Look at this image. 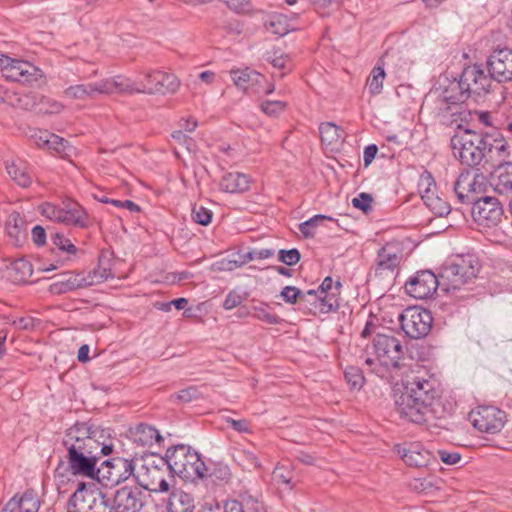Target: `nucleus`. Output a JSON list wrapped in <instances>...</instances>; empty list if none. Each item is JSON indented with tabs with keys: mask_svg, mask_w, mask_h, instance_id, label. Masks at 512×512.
Segmentation results:
<instances>
[{
	"mask_svg": "<svg viewBox=\"0 0 512 512\" xmlns=\"http://www.w3.org/2000/svg\"><path fill=\"white\" fill-rule=\"evenodd\" d=\"M0 69L7 80L32 85L43 78V71L24 60L13 59L6 55H0Z\"/></svg>",
	"mask_w": 512,
	"mask_h": 512,
	"instance_id": "1a4fd4ad",
	"label": "nucleus"
},
{
	"mask_svg": "<svg viewBox=\"0 0 512 512\" xmlns=\"http://www.w3.org/2000/svg\"><path fill=\"white\" fill-rule=\"evenodd\" d=\"M344 377L348 384L353 389H360L365 381L363 373L360 368L349 366L344 371Z\"/></svg>",
	"mask_w": 512,
	"mask_h": 512,
	"instance_id": "37998d69",
	"label": "nucleus"
},
{
	"mask_svg": "<svg viewBox=\"0 0 512 512\" xmlns=\"http://www.w3.org/2000/svg\"><path fill=\"white\" fill-rule=\"evenodd\" d=\"M113 277V273L110 268L98 266V268L94 269L92 275H90L92 284L95 282H103Z\"/></svg>",
	"mask_w": 512,
	"mask_h": 512,
	"instance_id": "13d9d810",
	"label": "nucleus"
},
{
	"mask_svg": "<svg viewBox=\"0 0 512 512\" xmlns=\"http://www.w3.org/2000/svg\"><path fill=\"white\" fill-rule=\"evenodd\" d=\"M423 202L427 208H429L435 215L439 217L446 216L451 211L449 203L442 199L437 192L431 194L430 196L426 195V198L423 200Z\"/></svg>",
	"mask_w": 512,
	"mask_h": 512,
	"instance_id": "4c0bfd02",
	"label": "nucleus"
},
{
	"mask_svg": "<svg viewBox=\"0 0 512 512\" xmlns=\"http://www.w3.org/2000/svg\"><path fill=\"white\" fill-rule=\"evenodd\" d=\"M319 132L322 143L332 149L341 144L345 138V133L341 127L332 122L320 124Z\"/></svg>",
	"mask_w": 512,
	"mask_h": 512,
	"instance_id": "72a5a7b5",
	"label": "nucleus"
},
{
	"mask_svg": "<svg viewBox=\"0 0 512 512\" xmlns=\"http://www.w3.org/2000/svg\"><path fill=\"white\" fill-rule=\"evenodd\" d=\"M401 329L412 339L425 337L431 330V313L419 307H409L399 317Z\"/></svg>",
	"mask_w": 512,
	"mask_h": 512,
	"instance_id": "9b49d317",
	"label": "nucleus"
},
{
	"mask_svg": "<svg viewBox=\"0 0 512 512\" xmlns=\"http://www.w3.org/2000/svg\"><path fill=\"white\" fill-rule=\"evenodd\" d=\"M480 267L475 254L453 255L443 263L439 276L430 270L418 271L406 281L405 290L415 299L431 297L438 287L446 292L459 290L476 278Z\"/></svg>",
	"mask_w": 512,
	"mask_h": 512,
	"instance_id": "f257e3e1",
	"label": "nucleus"
},
{
	"mask_svg": "<svg viewBox=\"0 0 512 512\" xmlns=\"http://www.w3.org/2000/svg\"><path fill=\"white\" fill-rule=\"evenodd\" d=\"M372 201L373 198L370 194L362 192L352 199V205L364 213H368L371 210Z\"/></svg>",
	"mask_w": 512,
	"mask_h": 512,
	"instance_id": "5fc2aeb1",
	"label": "nucleus"
},
{
	"mask_svg": "<svg viewBox=\"0 0 512 512\" xmlns=\"http://www.w3.org/2000/svg\"><path fill=\"white\" fill-rule=\"evenodd\" d=\"M273 255H274L273 249L263 248V249L254 250V251L250 252L249 258L251 260H254V259L263 260V259H268V258L272 257Z\"/></svg>",
	"mask_w": 512,
	"mask_h": 512,
	"instance_id": "338daca9",
	"label": "nucleus"
},
{
	"mask_svg": "<svg viewBox=\"0 0 512 512\" xmlns=\"http://www.w3.org/2000/svg\"><path fill=\"white\" fill-rule=\"evenodd\" d=\"M385 76L386 74L383 67L375 66L372 69L366 83L368 90L372 95H377L382 92Z\"/></svg>",
	"mask_w": 512,
	"mask_h": 512,
	"instance_id": "58836bf2",
	"label": "nucleus"
},
{
	"mask_svg": "<svg viewBox=\"0 0 512 512\" xmlns=\"http://www.w3.org/2000/svg\"><path fill=\"white\" fill-rule=\"evenodd\" d=\"M41 214L57 223L84 227L87 216L81 206L73 201H63L62 205L46 202L41 205Z\"/></svg>",
	"mask_w": 512,
	"mask_h": 512,
	"instance_id": "6e6552de",
	"label": "nucleus"
},
{
	"mask_svg": "<svg viewBox=\"0 0 512 512\" xmlns=\"http://www.w3.org/2000/svg\"><path fill=\"white\" fill-rule=\"evenodd\" d=\"M286 103L283 101H264L261 104L262 111L269 116H277L284 111Z\"/></svg>",
	"mask_w": 512,
	"mask_h": 512,
	"instance_id": "864d4df0",
	"label": "nucleus"
},
{
	"mask_svg": "<svg viewBox=\"0 0 512 512\" xmlns=\"http://www.w3.org/2000/svg\"><path fill=\"white\" fill-rule=\"evenodd\" d=\"M460 77L470 98L477 100L490 91L492 78L479 65L467 66L463 69Z\"/></svg>",
	"mask_w": 512,
	"mask_h": 512,
	"instance_id": "2eb2a0df",
	"label": "nucleus"
},
{
	"mask_svg": "<svg viewBox=\"0 0 512 512\" xmlns=\"http://www.w3.org/2000/svg\"><path fill=\"white\" fill-rule=\"evenodd\" d=\"M228 7L238 13L244 12L249 7V0H226Z\"/></svg>",
	"mask_w": 512,
	"mask_h": 512,
	"instance_id": "774afa93",
	"label": "nucleus"
},
{
	"mask_svg": "<svg viewBox=\"0 0 512 512\" xmlns=\"http://www.w3.org/2000/svg\"><path fill=\"white\" fill-rule=\"evenodd\" d=\"M93 281H87L81 274L66 273L62 279L55 281L50 285V291L53 294H64L76 289L92 285Z\"/></svg>",
	"mask_w": 512,
	"mask_h": 512,
	"instance_id": "cd10ccee",
	"label": "nucleus"
},
{
	"mask_svg": "<svg viewBox=\"0 0 512 512\" xmlns=\"http://www.w3.org/2000/svg\"><path fill=\"white\" fill-rule=\"evenodd\" d=\"M47 148L55 150L56 152H61L65 148V140L56 134L50 133Z\"/></svg>",
	"mask_w": 512,
	"mask_h": 512,
	"instance_id": "e2e57ef3",
	"label": "nucleus"
},
{
	"mask_svg": "<svg viewBox=\"0 0 512 512\" xmlns=\"http://www.w3.org/2000/svg\"><path fill=\"white\" fill-rule=\"evenodd\" d=\"M121 88L123 84L119 76H116L95 83L71 85L64 90V95L69 99L88 100L98 95L121 93Z\"/></svg>",
	"mask_w": 512,
	"mask_h": 512,
	"instance_id": "9d476101",
	"label": "nucleus"
},
{
	"mask_svg": "<svg viewBox=\"0 0 512 512\" xmlns=\"http://www.w3.org/2000/svg\"><path fill=\"white\" fill-rule=\"evenodd\" d=\"M402 259L399 248L393 244L383 246L377 254V269L393 271L398 267Z\"/></svg>",
	"mask_w": 512,
	"mask_h": 512,
	"instance_id": "c756f323",
	"label": "nucleus"
},
{
	"mask_svg": "<svg viewBox=\"0 0 512 512\" xmlns=\"http://www.w3.org/2000/svg\"><path fill=\"white\" fill-rule=\"evenodd\" d=\"M252 311V317L259 321L267 324H278L280 322V318L269 312L268 305L264 302H261L259 305H252Z\"/></svg>",
	"mask_w": 512,
	"mask_h": 512,
	"instance_id": "a19ab883",
	"label": "nucleus"
},
{
	"mask_svg": "<svg viewBox=\"0 0 512 512\" xmlns=\"http://www.w3.org/2000/svg\"><path fill=\"white\" fill-rule=\"evenodd\" d=\"M247 298V293H241L238 290H231L225 297L223 308L225 310H232L242 304Z\"/></svg>",
	"mask_w": 512,
	"mask_h": 512,
	"instance_id": "de8ad7c7",
	"label": "nucleus"
},
{
	"mask_svg": "<svg viewBox=\"0 0 512 512\" xmlns=\"http://www.w3.org/2000/svg\"><path fill=\"white\" fill-rule=\"evenodd\" d=\"M377 152H378V147L375 144H370L364 148L363 162H364L365 167H368L372 163Z\"/></svg>",
	"mask_w": 512,
	"mask_h": 512,
	"instance_id": "0e129e2a",
	"label": "nucleus"
},
{
	"mask_svg": "<svg viewBox=\"0 0 512 512\" xmlns=\"http://www.w3.org/2000/svg\"><path fill=\"white\" fill-rule=\"evenodd\" d=\"M201 392L196 386H190L175 394L177 400L183 403L191 402L201 397Z\"/></svg>",
	"mask_w": 512,
	"mask_h": 512,
	"instance_id": "603ef678",
	"label": "nucleus"
},
{
	"mask_svg": "<svg viewBox=\"0 0 512 512\" xmlns=\"http://www.w3.org/2000/svg\"><path fill=\"white\" fill-rule=\"evenodd\" d=\"M63 445L68 455L75 450L77 454L98 453L99 442L89 436L88 429L84 425H75L66 431Z\"/></svg>",
	"mask_w": 512,
	"mask_h": 512,
	"instance_id": "dca6fc26",
	"label": "nucleus"
},
{
	"mask_svg": "<svg viewBox=\"0 0 512 512\" xmlns=\"http://www.w3.org/2000/svg\"><path fill=\"white\" fill-rule=\"evenodd\" d=\"M483 177L479 174L472 175L469 171L462 172L454 184V191L461 203H472L477 200V194L481 192Z\"/></svg>",
	"mask_w": 512,
	"mask_h": 512,
	"instance_id": "aec40b11",
	"label": "nucleus"
},
{
	"mask_svg": "<svg viewBox=\"0 0 512 512\" xmlns=\"http://www.w3.org/2000/svg\"><path fill=\"white\" fill-rule=\"evenodd\" d=\"M302 295V291L295 286H285L280 292V297L288 304H295Z\"/></svg>",
	"mask_w": 512,
	"mask_h": 512,
	"instance_id": "6e6d98bb",
	"label": "nucleus"
},
{
	"mask_svg": "<svg viewBox=\"0 0 512 512\" xmlns=\"http://www.w3.org/2000/svg\"><path fill=\"white\" fill-rule=\"evenodd\" d=\"M123 84L121 93L144 94H174L180 87V80L173 73L162 70L148 71L143 74V79L132 81L124 76H119Z\"/></svg>",
	"mask_w": 512,
	"mask_h": 512,
	"instance_id": "20e7f679",
	"label": "nucleus"
},
{
	"mask_svg": "<svg viewBox=\"0 0 512 512\" xmlns=\"http://www.w3.org/2000/svg\"><path fill=\"white\" fill-rule=\"evenodd\" d=\"M439 459L446 465H456L462 459L461 454L457 451L447 449H439L437 451Z\"/></svg>",
	"mask_w": 512,
	"mask_h": 512,
	"instance_id": "4d7b16f0",
	"label": "nucleus"
},
{
	"mask_svg": "<svg viewBox=\"0 0 512 512\" xmlns=\"http://www.w3.org/2000/svg\"><path fill=\"white\" fill-rule=\"evenodd\" d=\"M133 441L141 446H152L162 440L159 431L147 424H139L132 432Z\"/></svg>",
	"mask_w": 512,
	"mask_h": 512,
	"instance_id": "f704fd0d",
	"label": "nucleus"
},
{
	"mask_svg": "<svg viewBox=\"0 0 512 512\" xmlns=\"http://www.w3.org/2000/svg\"><path fill=\"white\" fill-rule=\"evenodd\" d=\"M171 482H174V480L171 479L170 481H168L164 477V474H163L162 476H160V478L157 480V482L145 483L144 489H146L150 492H154V493H169L170 494L171 491L173 489H175L171 485Z\"/></svg>",
	"mask_w": 512,
	"mask_h": 512,
	"instance_id": "49530a36",
	"label": "nucleus"
},
{
	"mask_svg": "<svg viewBox=\"0 0 512 512\" xmlns=\"http://www.w3.org/2000/svg\"><path fill=\"white\" fill-rule=\"evenodd\" d=\"M342 284L340 281H336L334 283V281L332 280L331 277H326L321 285H320V290H321V293H331V292H335V293H339L340 291V288H341Z\"/></svg>",
	"mask_w": 512,
	"mask_h": 512,
	"instance_id": "bf43d9fd",
	"label": "nucleus"
},
{
	"mask_svg": "<svg viewBox=\"0 0 512 512\" xmlns=\"http://www.w3.org/2000/svg\"><path fill=\"white\" fill-rule=\"evenodd\" d=\"M9 276L15 283H22L28 281L33 273L32 265L25 259H16L10 263Z\"/></svg>",
	"mask_w": 512,
	"mask_h": 512,
	"instance_id": "c9c22d12",
	"label": "nucleus"
},
{
	"mask_svg": "<svg viewBox=\"0 0 512 512\" xmlns=\"http://www.w3.org/2000/svg\"><path fill=\"white\" fill-rule=\"evenodd\" d=\"M418 190L421 195V199L425 200L426 195L430 196L437 192L436 183L432 174L428 171H424L418 181Z\"/></svg>",
	"mask_w": 512,
	"mask_h": 512,
	"instance_id": "ea45409f",
	"label": "nucleus"
},
{
	"mask_svg": "<svg viewBox=\"0 0 512 512\" xmlns=\"http://www.w3.org/2000/svg\"><path fill=\"white\" fill-rule=\"evenodd\" d=\"M67 512H114L110 499L99 489L79 482L67 502Z\"/></svg>",
	"mask_w": 512,
	"mask_h": 512,
	"instance_id": "0eeeda50",
	"label": "nucleus"
},
{
	"mask_svg": "<svg viewBox=\"0 0 512 512\" xmlns=\"http://www.w3.org/2000/svg\"><path fill=\"white\" fill-rule=\"evenodd\" d=\"M471 204V215L479 226L490 228L500 223L503 216V208L497 198L484 196L473 201Z\"/></svg>",
	"mask_w": 512,
	"mask_h": 512,
	"instance_id": "4468645a",
	"label": "nucleus"
},
{
	"mask_svg": "<svg viewBox=\"0 0 512 512\" xmlns=\"http://www.w3.org/2000/svg\"><path fill=\"white\" fill-rule=\"evenodd\" d=\"M212 215L211 210L201 205H194L192 208V219L197 224L207 226L212 220Z\"/></svg>",
	"mask_w": 512,
	"mask_h": 512,
	"instance_id": "09e8293b",
	"label": "nucleus"
},
{
	"mask_svg": "<svg viewBox=\"0 0 512 512\" xmlns=\"http://www.w3.org/2000/svg\"><path fill=\"white\" fill-rule=\"evenodd\" d=\"M166 508L167 512H194V498L182 489H173L168 497Z\"/></svg>",
	"mask_w": 512,
	"mask_h": 512,
	"instance_id": "c85d7f7f",
	"label": "nucleus"
},
{
	"mask_svg": "<svg viewBox=\"0 0 512 512\" xmlns=\"http://www.w3.org/2000/svg\"><path fill=\"white\" fill-rule=\"evenodd\" d=\"M13 325L21 330H30L34 328L35 321L32 317H20L13 321Z\"/></svg>",
	"mask_w": 512,
	"mask_h": 512,
	"instance_id": "69168bd1",
	"label": "nucleus"
},
{
	"mask_svg": "<svg viewBox=\"0 0 512 512\" xmlns=\"http://www.w3.org/2000/svg\"><path fill=\"white\" fill-rule=\"evenodd\" d=\"M489 75L498 82L512 80V49L503 47L491 52L487 59Z\"/></svg>",
	"mask_w": 512,
	"mask_h": 512,
	"instance_id": "f3484780",
	"label": "nucleus"
},
{
	"mask_svg": "<svg viewBox=\"0 0 512 512\" xmlns=\"http://www.w3.org/2000/svg\"><path fill=\"white\" fill-rule=\"evenodd\" d=\"M162 462L184 480L195 481L203 475L201 469H204V461L196 450L184 444L168 448Z\"/></svg>",
	"mask_w": 512,
	"mask_h": 512,
	"instance_id": "39448f33",
	"label": "nucleus"
},
{
	"mask_svg": "<svg viewBox=\"0 0 512 512\" xmlns=\"http://www.w3.org/2000/svg\"><path fill=\"white\" fill-rule=\"evenodd\" d=\"M339 293L331 292L326 293L324 297L319 299L318 309L321 313H329L339 308Z\"/></svg>",
	"mask_w": 512,
	"mask_h": 512,
	"instance_id": "c03bdc74",
	"label": "nucleus"
},
{
	"mask_svg": "<svg viewBox=\"0 0 512 512\" xmlns=\"http://www.w3.org/2000/svg\"><path fill=\"white\" fill-rule=\"evenodd\" d=\"M485 158L483 161L493 167L504 163H512L510 159V146L502 136L485 135Z\"/></svg>",
	"mask_w": 512,
	"mask_h": 512,
	"instance_id": "412c9836",
	"label": "nucleus"
},
{
	"mask_svg": "<svg viewBox=\"0 0 512 512\" xmlns=\"http://www.w3.org/2000/svg\"><path fill=\"white\" fill-rule=\"evenodd\" d=\"M440 390L432 376H414L403 385V390L395 393V411L403 420L414 424H424L436 417L435 405L439 401Z\"/></svg>",
	"mask_w": 512,
	"mask_h": 512,
	"instance_id": "f03ea898",
	"label": "nucleus"
},
{
	"mask_svg": "<svg viewBox=\"0 0 512 512\" xmlns=\"http://www.w3.org/2000/svg\"><path fill=\"white\" fill-rule=\"evenodd\" d=\"M301 258L300 252L296 248L289 250L281 249L278 251V260L287 266H293L299 262Z\"/></svg>",
	"mask_w": 512,
	"mask_h": 512,
	"instance_id": "3c124183",
	"label": "nucleus"
},
{
	"mask_svg": "<svg viewBox=\"0 0 512 512\" xmlns=\"http://www.w3.org/2000/svg\"><path fill=\"white\" fill-rule=\"evenodd\" d=\"M273 479L277 483L285 484L289 489H292V472L289 467L285 465H277L273 471Z\"/></svg>",
	"mask_w": 512,
	"mask_h": 512,
	"instance_id": "a18cd8bd",
	"label": "nucleus"
},
{
	"mask_svg": "<svg viewBox=\"0 0 512 512\" xmlns=\"http://www.w3.org/2000/svg\"><path fill=\"white\" fill-rule=\"evenodd\" d=\"M165 472L156 465H142L141 470L135 475V481L144 488L145 483L157 482Z\"/></svg>",
	"mask_w": 512,
	"mask_h": 512,
	"instance_id": "e433bc0d",
	"label": "nucleus"
},
{
	"mask_svg": "<svg viewBox=\"0 0 512 512\" xmlns=\"http://www.w3.org/2000/svg\"><path fill=\"white\" fill-rule=\"evenodd\" d=\"M324 220H333V218L322 214L315 215L301 223L299 225V230L304 237H313L315 235L316 227H318Z\"/></svg>",
	"mask_w": 512,
	"mask_h": 512,
	"instance_id": "79ce46f5",
	"label": "nucleus"
},
{
	"mask_svg": "<svg viewBox=\"0 0 512 512\" xmlns=\"http://www.w3.org/2000/svg\"><path fill=\"white\" fill-rule=\"evenodd\" d=\"M248 175L234 172L225 174L220 181V189L227 193H242L249 189Z\"/></svg>",
	"mask_w": 512,
	"mask_h": 512,
	"instance_id": "2f4dec72",
	"label": "nucleus"
},
{
	"mask_svg": "<svg viewBox=\"0 0 512 512\" xmlns=\"http://www.w3.org/2000/svg\"><path fill=\"white\" fill-rule=\"evenodd\" d=\"M135 463L133 460L115 457L105 460L99 467L98 481H105L106 485L116 486L131 477L135 479Z\"/></svg>",
	"mask_w": 512,
	"mask_h": 512,
	"instance_id": "f8f14e48",
	"label": "nucleus"
},
{
	"mask_svg": "<svg viewBox=\"0 0 512 512\" xmlns=\"http://www.w3.org/2000/svg\"><path fill=\"white\" fill-rule=\"evenodd\" d=\"M6 170L11 179L19 186L26 188L31 185L33 181V174L27 163L23 160H12L6 164Z\"/></svg>",
	"mask_w": 512,
	"mask_h": 512,
	"instance_id": "7c9ffc66",
	"label": "nucleus"
},
{
	"mask_svg": "<svg viewBox=\"0 0 512 512\" xmlns=\"http://www.w3.org/2000/svg\"><path fill=\"white\" fill-rule=\"evenodd\" d=\"M490 184L496 193L512 196V163L495 167L490 176Z\"/></svg>",
	"mask_w": 512,
	"mask_h": 512,
	"instance_id": "b1692460",
	"label": "nucleus"
},
{
	"mask_svg": "<svg viewBox=\"0 0 512 512\" xmlns=\"http://www.w3.org/2000/svg\"><path fill=\"white\" fill-rule=\"evenodd\" d=\"M231 78L235 86L241 90H249L254 84H258L262 76L255 70L248 67L243 69H232Z\"/></svg>",
	"mask_w": 512,
	"mask_h": 512,
	"instance_id": "473e14b6",
	"label": "nucleus"
},
{
	"mask_svg": "<svg viewBox=\"0 0 512 512\" xmlns=\"http://www.w3.org/2000/svg\"><path fill=\"white\" fill-rule=\"evenodd\" d=\"M40 500L33 491H26L20 497H12L3 508V512H38Z\"/></svg>",
	"mask_w": 512,
	"mask_h": 512,
	"instance_id": "a878e982",
	"label": "nucleus"
},
{
	"mask_svg": "<svg viewBox=\"0 0 512 512\" xmlns=\"http://www.w3.org/2000/svg\"><path fill=\"white\" fill-rule=\"evenodd\" d=\"M366 352L375 358L368 356L365 364L380 377H384L390 370L399 369L404 355L400 340L390 334H377L371 345L367 346Z\"/></svg>",
	"mask_w": 512,
	"mask_h": 512,
	"instance_id": "7ed1b4c3",
	"label": "nucleus"
},
{
	"mask_svg": "<svg viewBox=\"0 0 512 512\" xmlns=\"http://www.w3.org/2000/svg\"><path fill=\"white\" fill-rule=\"evenodd\" d=\"M440 97L448 104L463 103L469 99V93H467L465 86L462 85V79L453 78L449 79L444 77L443 82L440 84Z\"/></svg>",
	"mask_w": 512,
	"mask_h": 512,
	"instance_id": "5701e85b",
	"label": "nucleus"
},
{
	"mask_svg": "<svg viewBox=\"0 0 512 512\" xmlns=\"http://www.w3.org/2000/svg\"><path fill=\"white\" fill-rule=\"evenodd\" d=\"M51 242L60 251L67 252L69 254H74L76 252V247L71 243V241L60 233L52 235Z\"/></svg>",
	"mask_w": 512,
	"mask_h": 512,
	"instance_id": "8fccbe9b",
	"label": "nucleus"
},
{
	"mask_svg": "<svg viewBox=\"0 0 512 512\" xmlns=\"http://www.w3.org/2000/svg\"><path fill=\"white\" fill-rule=\"evenodd\" d=\"M6 234L10 243L21 246L27 239V223L18 212H12L6 221Z\"/></svg>",
	"mask_w": 512,
	"mask_h": 512,
	"instance_id": "393cba45",
	"label": "nucleus"
},
{
	"mask_svg": "<svg viewBox=\"0 0 512 512\" xmlns=\"http://www.w3.org/2000/svg\"><path fill=\"white\" fill-rule=\"evenodd\" d=\"M145 505V494L137 486H123L114 493V512H140Z\"/></svg>",
	"mask_w": 512,
	"mask_h": 512,
	"instance_id": "a211bd4d",
	"label": "nucleus"
},
{
	"mask_svg": "<svg viewBox=\"0 0 512 512\" xmlns=\"http://www.w3.org/2000/svg\"><path fill=\"white\" fill-rule=\"evenodd\" d=\"M32 240L37 246H42L46 242V232L43 227L36 225L32 228Z\"/></svg>",
	"mask_w": 512,
	"mask_h": 512,
	"instance_id": "680f3d73",
	"label": "nucleus"
},
{
	"mask_svg": "<svg viewBox=\"0 0 512 512\" xmlns=\"http://www.w3.org/2000/svg\"><path fill=\"white\" fill-rule=\"evenodd\" d=\"M202 476H198V480H202L206 485L224 486L230 483L232 472L229 466L223 462L209 460L204 462V469H201Z\"/></svg>",
	"mask_w": 512,
	"mask_h": 512,
	"instance_id": "4be33fe9",
	"label": "nucleus"
},
{
	"mask_svg": "<svg viewBox=\"0 0 512 512\" xmlns=\"http://www.w3.org/2000/svg\"><path fill=\"white\" fill-rule=\"evenodd\" d=\"M469 419L480 432L496 434L504 427L506 414L495 406L483 405L471 411Z\"/></svg>",
	"mask_w": 512,
	"mask_h": 512,
	"instance_id": "ddd939ff",
	"label": "nucleus"
},
{
	"mask_svg": "<svg viewBox=\"0 0 512 512\" xmlns=\"http://www.w3.org/2000/svg\"><path fill=\"white\" fill-rule=\"evenodd\" d=\"M226 422L231 426V428L240 433H247L250 431L249 422L245 419L235 420L232 418H227Z\"/></svg>",
	"mask_w": 512,
	"mask_h": 512,
	"instance_id": "052dcab7",
	"label": "nucleus"
},
{
	"mask_svg": "<svg viewBox=\"0 0 512 512\" xmlns=\"http://www.w3.org/2000/svg\"><path fill=\"white\" fill-rule=\"evenodd\" d=\"M451 149L463 165L478 166L485 158V135L472 130L459 131L451 138Z\"/></svg>",
	"mask_w": 512,
	"mask_h": 512,
	"instance_id": "423d86ee",
	"label": "nucleus"
},
{
	"mask_svg": "<svg viewBox=\"0 0 512 512\" xmlns=\"http://www.w3.org/2000/svg\"><path fill=\"white\" fill-rule=\"evenodd\" d=\"M397 452L403 461L411 467H425L431 459L430 452L419 444H411L408 448L398 446Z\"/></svg>",
	"mask_w": 512,
	"mask_h": 512,
	"instance_id": "bb28decb",
	"label": "nucleus"
},
{
	"mask_svg": "<svg viewBox=\"0 0 512 512\" xmlns=\"http://www.w3.org/2000/svg\"><path fill=\"white\" fill-rule=\"evenodd\" d=\"M99 460L98 453L77 454L75 450H72V454L67 455L70 472L73 475L90 479H97V476H99V467H97Z\"/></svg>",
	"mask_w": 512,
	"mask_h": 512,
	"instance_id": "6ab92c4d",
	"label": "nucleus"
}]
</instances>
